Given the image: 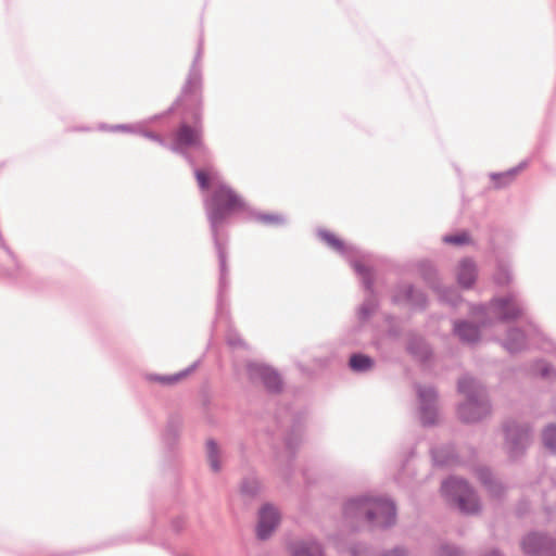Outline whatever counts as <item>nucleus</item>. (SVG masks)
<instances>
[{"label":"nucleus","mask_w":556,"mask_h":556,"mask_svg":"<svg viewBox=\"0 0 556 556\" xmlns=\"http://www.w3.org/2000/svg\"><path fill=\"white\" fill-rule=\"evenodd\" d=\"M203 53V39L200 38L197 53L189 67L186 80L181 86L180 93L169 108L174 111L182 106L184 112L189 115L191 124L182 121L168 143V149L181 155L191 166H194V160L188 149L193 148L205 152L206 148L202 141L203 125V72L201 59Z\"/></svg>","instance_id":"obj_1"},{"label":"nucleus","mask_w":556,"mask_h":556,"mask_svg":"<svg viewBox=\"0 0 556 556\" xmlns=\"http://www.w3.org/2000/svg\"><path fill=\"white\" fill-rule=\"evenodd\" d=\"M245 205L243 199L226 184H219L204 199V210L219 261L218 308H220L229 287L226 244L222 238L223 229L229 217L237 211L245 210Z\"/></svg>","instance_id":"obj_2"},{"label":"nucleus","mask_w":556,"mask_h":556,"mask_svg":"<svg viewBox=\"0 0 556 556\" xmlns=\"http://www.w3.org/2000/svg\"><path fill=\"white\" fill-rule=\"evenodd\" d=\"M527 303L517 292H509L493 298L488 304L470 306V315L476 323L457 319L453 323V333L460 342L475 344L480 341L481 329L492 326L495 321L509 323L527 313Z\"/></svg>","instance_id":"obj_3"},{"label":"nucleus","mask_w":556,"mask_h":556,"mask_svg":"<svg viewBox=\"0 0 556 556\" xmlns=\"http://www.w3.org/2000/svg\"><path fill=\"white\" fill-rule=\"evenodd\" d=\"M317 236L325 241L328 247L345 257L354 271L362 278L363 287L368 294L357 309V317L362 323L367 321L379 306L374 289V271L371 267L364 264V262L367 261L368 255L354 245L345 244L344 241L325 229H318Z\"/></svg>","instance_id":"obj_4"},{"label":"nucleus","mask_w":556,"mask_h":556,"mask_svg":"<svg viewBox=\"0 0 556 556\" xmlns=\"http://www.w3.org/2000/svg\"><path fill=\"white\" fill-rule=\"evenodd\" d=\"M457 390L466 400L458 404L457 416L464 424H477L491 415L492 406L484 386L469 375L457 381Z\"/></svg>","instance_id":"obj_5"},{"label":"nucleus","mask_w":556,"mask_h":556,"mask_svg":"<svg viewBox=\"0 0 556 556\" xmlns=\"http://www.w3.org/2000/svg\"><path fill=\"white\" fill-rule=\"evenodd\" d=\"M442 495L450 503L455 504L464 514H477L480 504L473 489L464 479L450 477L441 485Z\"/></svg>","instance_id":"obj_6"},{"label":"nucleus","mask_w":556,"mask_h":556,"mask_svg":"<svg viewBox=\"0 0 556 556\" xmlns=\"http://www.w3.org/2000/svg\"><path fill=\"white\" fill-rule=\"evenodd\" d=\"M505 434V448L511 459L521 457L531 439V430L528 425H520L514 420H507L503 425Z\"/></svg>","instance_id":"obj_7"},{"label":"nucleus","mask_w":556,"mask_h":556,"mask_svg":"<svg viewBox=\"0 0 556 556\" xmlns=\"http://www.w3.org/2000/svg\"><path fill=\"white\" fill-rule=\"evenodd\" d=\"M396 522V506L389 498L375 496L371 508L367 510L366 523L371 529H388Z\"/></svg>","instance_id":"obj_8"},{"label":"nucleus","mask_w":556,"mask_h":556,"mask_svg":"<svg viewBox=\"0 0 556 556\" xmlns=\"http://www.w3.org/2000/svg\"><path fill=\"white\" fill-rule=\"evenodd\" d=\"M419 407L418 414L420 422L424 427L435 425L438 418V392L431 386L415 384Z\"/></svg>","instance_id":"obj_9"},{"label":"nucleus","mask_w":556,"mask_h":556,"mask_svg":"<svg viewBox=\"0 0 556 556\" xmlns=\"http://www.w3.org/2000/svg\"><path fill=\"white\" fill-rule=\"evenodd\" d=\"M520 545L527 556H556V541L544 532L528 533L522 538Z\"/></svg>","instance_id":"obj_10"},{"label":"nucleus","mask_w":556,"mask_h":556,"mask_svg":"<svg viewBox=\"0 0 556 556\" xmlns=\"http://www.w3.org/2000/svg\"><path fill=\"white\" fill-rule=\"evenodd\" d=\"M247 372L252 382L260 381L269 393H279L282 390V379L270 366L252 362L248 364Z\"/></svg>","instance_id":"obj_11"},{"label":"nucleus","mask_w":556,"mask_h":556,"mask_svg":"<svg viewBox=\"0 0 556 556\" xmlns=\"http://www.w3.org/2000/svg\"><path fill=\"white\" fill-rule=\"evenodd\" d=\"M393 304L408 303L413 309L425 311L428 305L426 293L412 283H397L391 298Z\"/></svg>","instance_id":"obj_12"},{"label":"nucleus","mask_w":556,"mask_h":556,"mask_svg":"<svg viewBox=\"0 0 556 556\" xmlns=\"http://www.w3.org/2000/svg\"><path fill=\"white\" fill-rule=\"evenodd\" d=\"M375 496L363 494L346 500L342 507L343 518L352 522H366L367 510L371 508Z\"/></svg>","instance_id":"obj_13"},{"label":"nucleus","mask_w":556,"mask_h":556,"mask_svg":"<svg viewBox=\"0 0 556 556\" xmlns=\"http://www.w3.org/2000/svg\"><path fill=\"white\" fill-rule=\"evenodd\" d=\"M280 522L279 510L270 503L264 504L257 515L256 536L265 541L269 539Z\"/></svg>","instance_id":"obj_14"},{"label":"nucleus","mask_w":556,"mask_h":556,"mask_svg":"<svg viewBox=\"0 0 556 556\" xmlns=\"http://www.w3.org/2000/svg\"><path fill=\"white\" fill-rule=\"evenodd\" d=\"M478 269L475 261L470 257H464L459 261L456 279L458 285L464 289H470L473 287L477 280Z\"/></svg>","instance_id":"obj_15"},{"label":"nucleus","mask_w":556,"mask_h":556,"mask_svg":"<svg viewBox=\"0 0 556 556\" xmlns=\"http://www.w3.org/2000/svg\"><path fill=\"white\" fill-rule=\"evenodd\" d=\"M433 464L438 467L454 466L459 463L453 444H443L431 448Z\"/></svg>","instance_id":"obj_16"},{"label":"nucleus","mask_w":556,"mask_h":556,"mask_svg":"<svg viewBox=\"0 0 556 556\" xmlns=\"http://www.w3.org/2000/svg\"><path fill=\"white\" fill-rule=\"evenodd\" d=\"M527 337L520 328H509L502 345L510 354L519 353L527 348Z\"/></svg>","instance_id":"obj_17"},{"label":"nucleus","mask_w":556,"mask_h":556,"mask_svg":"<svg viewBox=\"0 0 556 556\" xmlns=\"http://www.w3.org/2000/svg\"><path fill=\"white\" fill-rule=\"evenodd\" d=\"M407 352L417 361L426 363L431 357V349L428 342L420 336H409Z\"/></svg>","instance_id":"obj_18"},{"label":"nucleus","mask_w":556,"mask_h":556,"mask_svg":"<svg viewBox=\"0 0 556 556\" xmlns=\"http://www.w3.org/2000/svg\"><path fill=\"white\" fill-rule=\"evenodd\" d=\"M291 549L292 556H325L321 544L314 539L296 541Z\"/></svg>","instance_id":"obj_19"},{"label":"nucleus","mask_w":556,"mask_h":556,"mask_svg":"<svg viewBox=\"0 0 556 556\" xmlns=\"http://www.w3.org/2000/svg\"><path fill=\"white\" fill-rule=\"evenodd\" d=\"M291 426L289 432L285 435V445L291 456L294 455V452L302 440V424L301 418L299 416L290 417Z\"/></svg>","instance_id":"obj_20"},{"label":"nucleus","mask_w":556,"mask_h":556,"mask_svg":"<svg viewBox=\"0 0 556 556\" xmlns=\"http://www.w3.org/2000/svg\"><path fill=\"white\" fill-rule=\"evenodd\" d=\"M262 490L261 482L254 473L243 477L240 483V495L244 502H252L256 500Z\"/></svg>","instance_id":"obj_21"},{"label":"nucleus","mask_w":556,"mask_h":556,"mask_svg":"<svg viewBox=\"0 0 556 556\" xmlns=\"http://www.w3.org/2000/svg\"><path fill=\"white\" fill-rule=\"evenodd\" d=\"M199 364H200V361H195L187 368H185L174 375H150L149 380L156 381L164 386L175 384V383L179 382L180 380L185 379L191 372H193L198 368Z\"/></svg>","instance_id":"obj_22"},{"label":"nucleus","mask_w":556,"mask_h":556,"mask_svg":"<svg viewBox=\"0 0 556 556\" xmlns=\"http://www.w3.org/2000/svg\"><path fill=\"white\" fill-rule=\"evenodd\" d=\"M528 166V161L520 162L517 166L502 173H491L490 178L494 181L495 188L501 189L508 186L515 176Z\"/></svg>","instance_id":"obj_23"},{"label":"nucleus","mask_w":556,"mask_h":556,"mask_svg":"<svg viewBox=\"0 0 556 556\" xmlns=\"http://www.w3.org/2000/svg\"><path fill=\"white\" fill-rule=\"evenodd\" d=\"M349 367L354 372L364 374L375 367V361L364 353H353L349 358Z\"/></svg>","instance_id":"obj_24"},{"label":"nucleus","mask_w":556,"mask_h":556,"mask_svg":"<svg viewBox=\"0 0 556 556\" xmlns=\"http://www.w3.org/2000/svg\"><path fill=\"white\" fill-rule=\"evenodd\" d=\"M418 270L424 281L433 290L440 287L439 275L437 268L429 261H422L418 265Z\"/></svg>","instance_id":"obj_25"},{"label":"nucleus","mask_w":556,"mask_h":556,"mask_svg":"<svg viewBox=\"0 0 556 556\" xmlns=\"http://www.w3.org/2000/svg\"><path fill=\"white\" fill-rule=\"evenodd\" d=\"M222 450L214 439L206 441V459L213 472L222 470Z\"/></svg>","instance_id":"obj_26"},{"label":"nucleus","mask_w":556,"mask_h":556,"mask_svg":"<svg viewBox=\"0 0 556 556\" xmlns=\"http://www.w3.org/2000/svg\"><path fill=\"white\" fill-rule=\"evenodd\" d=\"M180 428L181 419L178 416L170 417L163 435V439L167 445H172L177 441Z\"/></svg>","instance_id":"obj_27"},{"label":"nucleus","mask_w":556,"mask_h":556,"mask_svg":"<svg viewBox=\"0 0 556 556\" xmlns=\"http://www.w3.org/2000/svg\"><path fill=\"white\" fill-rule=\"evenodd\" d=\"M442 303L456 307L462 302V296L455 287L441 288L435 290Z\"/></svg>","instance_id":"obj_28"},{"label":"nucleus","mask_w":556,"mask_h":556,"mask_svg":"<svg viewBox=\"0 0 556 556\" xmlns=\"http://www.w3.org/2000/svg\"><path fill=\"white\" fill-rule=\"evenodd\" d=\"M253 218L266 226H282L286 224V217L278 213H261L255 212L252 214Z\"/></svg>","instance_id":"obj_29"},{"label":"nucleus","mask_w":556,"mask_h":556,"mask_svg":"<svg viewBox=\"0 0 556 556\" xmlns=\"http://www.w3.org/2000/svg\"><path fill=\"white\" fill-rule=\"evenodd\" d=\"M531 372L543 379H553L556 377V369L544 359H538L531 365Z\"/></svg>","instance_id":"obj_30"},{"label":"nucleus","mask_w":556,"mask_h":556,"mask_svg":"<svg viewBox=\"0 0 556 556\" xmlns=\"http://www.w3.org/2000/svg\"><path fill=\"white\" fill-rule=\"evenodd\" d=\"M194 175H195L198 185L202 190H207L211 186V181H215L217 179V174L214 173L212 169L203 170V169L195 168Z\"/></svg>","instance_id":"obj_31"},{"label":"nucleus","mask_w":556,"mask_h":556,"mask_svg":"<svg viewBox=\"0 0 556 556\" xmlns=\"http://www.w3.org/2000/svg\"><path fill=\"white\" fill-rule=\"evenodd\" d=\"M513 280L511 269L508 265L498 263L494 274V282L497 286H506Z\"/></svg>","instance_id":"obj_32"},{"label":"nucleus","mask_w":556,"mask_h":556,"mask_svg":"<svg viewBox=\"0 0 556 556\" xmlns=\"http://www.w3.org/2000/svg\"><path fill=\"white\" fill-rule=\"evenodd\" d=\"M544 446L552 453L556 454V426H547L542 434Z\"/></svg>","instance_id":"obj_33"},{"label":"nucleus","mask_w":556,"mask_h":556,"mask_svg":"<svg viewBox=\"0 0 556 556\" xmlns=\"http://www.w3.org/2000/svg\"><path fill=\"white\" fill-rule=\"evenodd\" d=\"M434 556H466V552L457 545L443 543L438 547Z\"/></svg>","instance_id":"obj_34"},{"label":"nucleus","mask_w":556,"mask_h":556,"mask_svg":"<svg viewBox=\"0 0 556 556\" xmlns=\"http://www.w3.org/2000/svg\"><path fill=\"white\" fill-rule=\"evenodd\" d=\"M443 241L445 243H450V244L462 245V244L469 243L470 237L468 236L467 232H460V233H456V235H446L443 237Z\"/></svg>","instance_id":"obj_35"},{"label":"nucleus","mask_w":556,"mask_h":556,"mask_svg":"<svg viewBox=\"0 0 556 556\" xmlns=\"http://www.w3.org/2000/svg\"><path fill=\"white\" fill-rule=\"evenodd\" d=\"M137 132L140 134L142 137L150 139V140L159 143L160 146L168 149V143L160 135H157L153 131H150V130L139 129L138 127H137Z\"/></svg>","instance_id":"obj_36"},{"label":"nucleus","mask_w":556,"mask_h":556,"mask_svg":"<svg viewBox=\"0 0 556 556\" xmlns=\"http://www.w3.org/2000/svg\"><path fill=\"white\" fill-rule=\"evenodd\" d=\"M477 478L479 481L485 486L488 483L494 479L493 473L488 467H479L476 470Z\"/></svg>","instance_id":"obj_37"},{"label":"nucleus","mask_w":556,"mask_h":556,"mask_svg":"<svg viewBox=\"0 0 556 556\" xmlns=\"http://www.w3.org/2000/svg\"><path fill=\"white\" fill-rule=\"evenodd\" d=\"M484 488L493 497H501L505 491L503 484L498 482L495 478L491 481V483H488Z\"/></svg>","instance_id":"obj_38"},{"label":"nucleus","mask_w":556,"mask_h":556,"mask_svg":"<svg viewBox=\"0 0 556 556\" xmlns=\"http://www.w3.org/2000/svg\"><path fill=\"white\" fill-rule=\"evenodd\" d=\"M351 556H371L370 548L364 543H355L350 547Z\"/></svg>","instance_id":"obj_39"},{"label":"nucleus","mask_w":556,"mask_h":556,"mask_svg":"<svg viewBox=\"0 0 556 556\" xmlns=\"http://www.w3.org/2000/svg\"><path fill=\"white\" fill-rule=\"evenodd\" d=\"M227 343L233 348H244L245 343L238 333L230 332L227 336Z\"/></svg>","instance_id":"obj_40"},{"label":"nucleus","mask_w":556,"mask_h":556,"mask_svg":"<svg viewBox=\"0 0 556 556\" xmlns=\"http://www.w3.org/2000/svg\"><path fill=\"white\" fill-rule=\"evenodd\" d=\"M380 556H408V552L403 546H395L394 548L384 551Z\"/></svg>","instance_id":"obj_41"},{"label":"nucleus","mask_w":556,"mask_h":556,"mask_svg":"<svg viewBox=\"0 0 556 556\" xmlns=\"http://www.w3.org/2000/svg\"><path fill=\"white\" fill-rule=\"evenodd\" d=\"M111 131H128V132H137V127L127 124H117L110 127Z\"/></svg>","instance_id":"obj_42"},{"label":"nucleus","mask_w":556,"mask_h":556,"mask_svg":"<svg viewBox=\"0 0 556 556\" xmlns=\"http://www.w3.org/2000/svg\"><path fill=\"white\" fill-rule=\"evenodd\" d=\"M387 334L390 338H399L402 334V329L399 326L392 325L388 328Z\"/></svg>","instance_id":"obj_43"},{"label":"nucleus","mask_w":556,"mask_h":556,"mask_svg":"<svg viewBox=\"0 0 556 556\" xmlns=\"http://www.w3.org/2000/svg\"><path fill=\"white\" fill-rule=\"evenodd\" d=\"M173 529L176 532H179L184 528V520L182 519H176L172 523Z\"/></svg>","instance_id":"obj_44"},{"label":"nucleus","mask_w":556,"mask_h":556,"mask_svg":"<svg viewBox=\"0 0 556 556\" xmlns=\"http://www.w3.org/2000/svg\"><path fill=\"white\" fill-rule=\"evenodd\" d=\"M481 556H504V555H503V553H502L500 549H497V548H493V549H491V551H489V552L484 553V554H483V555H481Z\"/></svg>","instance_id":"obj_45"},{"label":"nucleus","mask_w":556,"mask_h":556,"mask_svg":"<svg viewBox=\"0 0 556 556\" xmlns=\"http://www.w3.org/2000/svg\"><path fill=\"white\" fill-rule=\"evenodd\" d=\"M538 332H539L538 328L534 325L530 324L529 325V333L528 334H530V333H538Z\"/></svg>","instance_id":"obj_46"},{"label":"nucleus","mask_w":556,"mask_h":556,"mask_svg":"<svg viewBox=\"0 0 556 556\" xmlns=\"http://www.w3.org/2000/svg\"><path fill=\"white\" fill-rule=\"evenodd\" d=\"M282 419L280 417H277V424L279 427H282Z\"/></svg>","instance_id":"obj_47"},{"label":"nucleus","mask_w":556,"mask_h":556,"mask_svg":"<svg viewBox=\"0 0 556 556\" xmlns=\"http://www.w3.org/2000/svg\"><path fill=\"white\" fill-rule=\"evenodd\" d=\"M361 329H362V326H361V325H358V326H356V327H355V330H356V331H359Z\"/></svg>","instance_id":"obj_48"},{"label":"nucleus","mask_w":556,"mask_h":556,"mask_svg":"<svg viewBox=\"0 0 556 556\" xmlns=\"http://www.w3.org/2000/svg\"><path fill=\"white\" fill-rule=\"evenodd\" d=\"M350 522L352 523V527H355V523H356L355 521L354 522L350 521Z\"/></svg>","instance_id":"obj_49"}]
</instances>
